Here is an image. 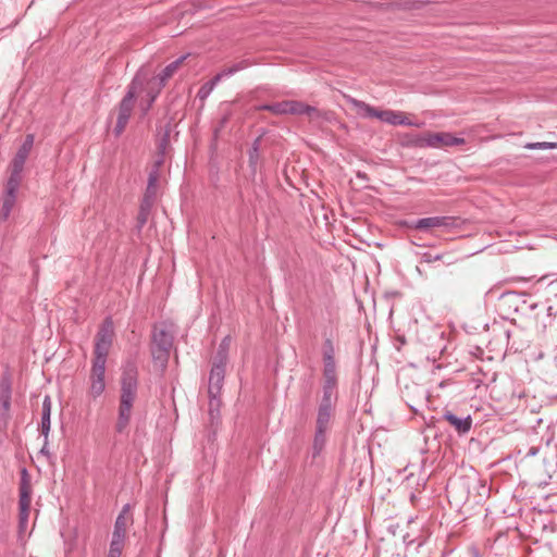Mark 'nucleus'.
<instances>
[{
    "mask_svg": "<svg viewBox=\"0 0 557 557\" xmlns=\"http://www.w3.org/2000/svg\"><path fill=\"white\" fill-rule=\"evenodd\" d=\"M322 362L323 370L327 372H337V366L335 360V345L331 337H325L322 345Z\"/></svg>",
    "mask_w": 557,
    "mask_h": 557,
    "instance_id": "13",
    "label": "nucleus"
},
{
    "mask_svg": "<svg viewBox=\"0 0 557 557\" xmlns=\"http://www.w3.org/2000/svg\"><path fill=\"white\" fill-rule=\"evenodd\" d=\"M35 136L34 134H27L14 158L12 159L9 166V177L20 178L23 181V171L25 162L29 156V152L34 146Z\"/></svg>",
    "mask_w": 557,
    "mask_h": 557,
    "instance_id": "8",
    "label": "nucleus"
},
{
    "mask_svg": "<svg viewBox=\"0 0 557 557\" xmlns=\"http://www.w3.org/2000/svg\"><path fill=\"white\" fill-rule=\"evenodd\" d=\"M149 212L139 210L137 215L138 228H141L148 220Z\"/></svg>",
    "mask_w": 557,
    "mask_h": 557,
    "instance_id": "36",
    "label": "nucleus"
},
{
    "mask_svg": "<svg viewBox=\"0 0 557 557\" xmlns=\"http://www.w3.org/2000/svg\"><path fill=\"white\" fill-rule=\"evenodd\" d=\"M524 148L529 149V150L557 149V143H548V141L528 143L524 145Z\"/></svg>",
    "mask_w": 557,
    "mask_h": 557,
    "instance_id": "31",
    "label": "nucleus"
},
{
    "mask_svg": "<svg viewBox=\"0 0 557 557\" xmlns=\"http://www.w3.org/2000/svg\"><path fill=\"white\" fill-rule=\"evenodd\" d=\"M153 201L154 198H148L147 196H144L139 210L150 212Z\"/></svg>",
    "mask_w": 557,
    "mask_h": 557,
    "instance_id": "35",
    "label": "nucleus"
},
{
    "mask_svg": "<svg viewBox=\"0 0 557 557\" xmlns=\"http://www.w3.org/2000/svg\"><path fill=\"white\" fill-rule=\"evenodd\" d=\"M409 181L417 182V183L423 182L421 178H418V177H409Z\"/></svg>",
    "mask_w": 557,
    "mask_h": 557,
    "instance_id": "39",
    "label": "nucleus"
},
{
    "mask_svg": "<svg viewBox=\"0 0 557 557\" xmlns=\"http://www.w3.org/2000/svg\"><path fill=\"white\" fill-rule=\"evenodd\" d=\"M260 109L277 115L288 114V100L262 104Z\"/></svg>",
    "mask_w": 557,
    "mask_h": 557,
    "instance_id": "27",
    "label": "nucleus"
},
{
    "mask_svg": "<svg viewBox=\"0 0 557 557\" xmlns=\"http://www.w3.org/2000/svg\"><path fill=\"white\" fill-rule=\"evenodd\" d=\"M137 392L138 369L134 362L128 361L124 364L121 374V394L115 423V431L120 434L124 433L129 424Z\"/></svg>",
    "mask_w": 557,
    "mask_h": 557,
    "instance_id": "1",
    "label": "nucleus"
},
{
    "mask_svg": "<svg viewBox=\"0 0 557 557\" xmlns=\"http://www.w3.org/2000/svg\"><path fill=\"white\" fill-rule=\"evenodd\" d=\"M221 398L220 395H209V416L213 423L220 419Z\"/></svg>",
    "mask_w": 557,
    "mask_h": 557,
    "instance_id": "26",
    "label": "nucleus"
},
{
    "mask_svg": "<svg viewBox=\"0 0 557 557\" xmlns=\"http://www.w3.org/2000/svg\"><path fill=\"white\" fill-rule=\"evenodd\" d=\"M231 342H232V338L230 335L225 336L221 341V343L218 347L216 354L214 356V360H213L214 366H220V367L226 368Z\"/></svg>",
    "mask_w": 557,
    "mask_h": 557,
    "instance_id": "22",
    "label": "nucleus"
},
{
    "mask_svg": "<svg viewBox=\"0 0 557 557\" xmlns=\"http://www.w3.org/2000/svg\"><path fill=\"white\" fill-rule=\"evenodd\" d=\"M104 361L92 360L91 372H90V388L89 393L92 398L99 397L106 389L104 373H106Z\"/></svg>",
    "mask_w": 557,
    "mask_h": 557,
    "instance_id": "10",
    "label": "nucleus"
},
{
    "mask_svg": "<svg viewBox=\"0 0 557 557\" xmlns=\"http://www.w3.org/2000/svg\"><path fill=\"white\" fill-rule=\"evenodd\" d=\"M454 224L450 216H430L422 218L413 222V227L417 230H428L432 227H449Z\"/></svg>",
    "mask_w": 557,
    "mask_h": 557,
    "instance_id": "16",
    "label": "nucleus"
},
{
    "mask_svg": "<svg viewBox=\"0 0 557 557\" xmlns=\"http://www.w3.org/2000/svg\"><path fill=\"white\" fill-rule=\"evenodd\" d=\"M357 175H358V177H362V178L366 177V174H361L360 172Z\"/></svg>",
    "mask_w": 557,
    "mask_h": 557,
    "instance_id": "41",
    "label": "nucleus"
},
{
    "mask_svg": "<svg viewBox=\"0 0 557 557\" xmlns=\"http://www.w3.org/2000/svg\"><path fill=\"white\" fill-rule=\"evenodd\" d=\"M334 407L335 406H332V405L319 404L317 421H315V429H321V430L327 431L333 412H334Z\"/></svg>",
    "mask_w": 557,
    "mask_h": 557,
    "instance_id": "21",
    "label": "nucleus"
},
{
    "mask_svg": "<svg viewBox=\"0 0 557 557\" xmlns=\"http://www.w3.org/2000/svg\"><path fill=\"white\" fill-rule=\"evenodd\" d=\"M421 259L423 262L432 263V262L441 260L442 255L441 253H432L431 251H425L422 253Z\"/></svg>",
    "mask_w": 557,
    "mask_h": 557,
    "instance_id": "34",
    "label": "nucleus"
},
{
    "mask_svg": "<svg viewBox=\"0 0 557 557\" xmlns=\"http://www.w3.org/2000/svg\"><path fill=\"white\" fill-rule=\"evenodd\" d=\"M20 498H18V525L23 530L26 528L29 516V507L32 502L30 478L26 468L21 470L20 481Z\"/></svg>",
    "mask_w": 557,
    "mask_h": 557,
    "instance_id": "5",
    "label": "nucleus"
},
{
    "mask_svg": "<svg viewBox=\"0 0 557 557\" xmlns=\"http://www.w3.org/2000/svg\"><path fill=\"white\" fill-rule=\"evenodd\" d=\"M124 543L125 540L112 537L108 557H121Z\"/></svg>",
    "mask_w": 557,
    "mask_h": 557,
    "instance_id": "30",
    "label": "nucleus"
},
{
    "mask_svg": "<svg viewBox=\"0 0 557 557\" xmlns=\"http://www.w3.org/2000/svg\"><path fill=\"white\" fill-rule=\"evenodd\" d=\"M288 114L307 115L310 121H318L323 113L313 106L306 104L298 100H288Z\"/></svg>",
    "mask_w": 557,
    "mask_h": 557,
    "instance_id": "12",
    "label": "nucleus"
},
{
    "mask_svg": "<svg viewBox=\"0 0 557 557\" xmlns=\"http://www.w3.org/2000/svg\"><path fill=\"white\" fill-rule=\"evenodd\" d=\"M131 506L124 505L121 512L115 519L112 537L125 540L127 527L133 522V518L128 515Z\"/></svg>",
    "mask_w": 557,
    "mask_h": 557,
    "instance_id": "14",
    "label": "nucleus"
},
{
    "mask_svg": "<svg viewBox=\"0 0 557 557\" xmlns=\"http://www.w3.org/2000/svg\"><path fill=\"white\" fill-rule=\"evenodd\" d=\"M384 122L391 125H405V126H420L418 123H412L403 112L386 110Z\"/></svg>",
    "mask_w": 557,
    "mask_h": 557,
    "instance_id": "23",
    "label": "nucleus"
},
{
    "mask_svg": "<svg viewBox=\"0 0 557 557\" xmlns=\"http://www.w3.org/2000/svg\"><path fill=\"white\" fill-rule=\"evenodd\" d=\"M540 451L539 446H532L529 448V450L525 454V457H535Z\"/></svg>",
    "mask_w": 557,
    "mask_h": 557,
    "instance_id": "38",
    "label": "nucleus"
},
{
    "mask_svg": "<svg viewBox=\"0 0 557 557\" xmlns=\"http://www.w3.org/2000/svg\"><path fill=\"white\" fill-rule=\"evenodd\" d=\"M225 377V368L212 364L209 375L208 395H220Z\"/></svg>",
    "mask_w": 557,
    "mask_h": 557,
    "instance_id": "17",
    "label": "nucleus"
},
{
    "mask_svg": "<svg viewBox=\"0 0 557 557\" xmlns=\"http://www.w3.org/2000/svg\"><path fill=\"white\" fill-rule=\"evenodd\" d=\"M1 392H0V406L7 412L11 406V383L9 379H3L1 381Z\"/></svg>",
    "mask_w": 557,
    "mask_h": 557,
    "instance_id": "24",
    "label": "nucleus"
},
{
    "mask_svg": "<svg viewBox=\"0 0 557 557\" xmlns=\"http://www.w3.org/2000/svg\"><path fill=\"white\" fill-rule=\"evenodd\" d=\"M51 398L50 396H45L41 407V422H40V433L44 437L49 436L50 426H51Z\"/></svg>",
    "mask_w": 557,
    "mask_h": 557,
    "instance_id": "20",
    "label": "nucleus"
},
{
    "mask_svg": "<svg viewBox=\"0 0 557 557\" xmlns=\"http://www.w3.org/2000/svg\"><path fill=\"white\" fill-rule=\"evenodd\" d=\"M259 150H260V139L257 138L251 148L249 149V163L251 166H256L258 158H259Z\"/></svg>",
    "mask_w": 557,
    "mask_h": 557,
    "instance_id": "32",
    "label": "nucleus"
},
{
    "mask_svg": "<svg viewBox=\"0 0 557 557\" xmlns=\"http://www.w3.org/2000/svg\"><path fill=\"white\" fill-rule=\"evenodd\" d=\"M323 386L322 397L319 404L335 406L336 388H337V372L322 371Z\"/></svg>",
    "mask_w": 557,
    "mask_h": 557,
    "instance_id": "11",
    "label": "nucleus"
},
{
    "mask_svg": "<svg viewBox=\"0 0 557 557\" xmlns=\"http://www.w3.org/2000/svg\"><path fill=\"white\" fill-rule=\"evenodd\" d=\"M350 103L354 106V108L357 110V113L361 117L366 119H377L382 122H384L386 110H379L361 100L351 99Z\"/></svg>",
    "mask_w": 557,
    "mask_h": 557,
    "instance_id": "15",
    "label": "nucleus"
},
{
    "mask_svg": "<svg viewBox=\"0 0 557 557\" xmlns=\"http://www.w3.org/2000/svg\"><path fill=\"white\" fill-rule=\"evenodd\" d=\"M443 418L447 422H449V424L453 425L459 434L468 433L472 426V420H471L470 416H467L465 418H459L455 413H453L450 411H446L444 413Z\"/></svg>",
    "mask_w": 557,
    "mask_h": 557,
    "instance_id": "19",
    "label": "nucleus"
},
{
    "mask_svg": "<svg viewBox=\"0 0 557 557\" xmlns=\"http://www.w3.org/2000/svg\"><path fill=\"white\" fill-rule=\"evenodd\" d=\"M545 311H546V318L547 320L543 321L544 327L549 325L553 321V319L557 315V309L554 308L552 305H545Z\"/></svg>",
    "mask_w": 557,
    "mask_h": 557,
    "instance_id": "33",
    "label": "nucleus"
},
{
    "mask_svg": "<svg viewBox=\"0 0 557 557\" xmlns=\"http://www.w3.org/2000/svg\"><path fill=\"white\" fill-rule=\"evenodd\" d=\"M249 66V62L247 60H242L234 63L231 66L224 67L221 72L215 74L211 79L206 82L198 90L197 98L201 101H205L210 94L213 91L215 86L225 77H231L235 73L245 70Z\"/></svg>",
    "mask_w": 557,
    "mask_h": 557,
    "instance_id": "6",
    "label": "nucleus"
},
{
    "mask_svg": "<svg viewBox=\"0 0 557 557\" xmlns=\"http://www.w3.org/2000/svg\"><path fill=\"white\" fill-rule=\"evenodd\" d=\"M166 141H168V134H165V136H164V137H163V139H162V146H163V145H165V144H166Z\"/></svg>",
    "mask_w": 557,
    "mask_h": 557,
    "instance_id": "40",
    "label": "nucleus"
},
{
    "mask_svg": "<svg viewBox=\"0 0 557 557\" xmlns=\"http://www.w3.org/2000/svg\"><path fill=\"white\" fill-rule=\"evenodd\" d=\"M161 89H162V88H160V87L158 86V88H157V89L150 88V89L147 91V94H146V98H145V99H143V100L140 101V104H139V106H140V109H141V111H143V113H144V114H146V113L150 110V108L152 107V104H153V102L156 101L157 97L159 96V94H160V90H161Z\"/></svg>",
    "mask_w": 557,
    "mask_h": 557,
    "instance_id": "28",
    "label": "nucleus"
},
{
    "mask_svg": "<svg viewBox=\"0 0 557 557\" xmlns=\"http://www.w3.org/2000/svg\"><path fill=\"white\" fill-rule=\"evenodd\" d=\"M326 430L315 429L313 444H312V456L317 457L323 450L326 442Z\"/></svg>",
    "mask_w": 557,
    "mask_h": 557,
    "instance_id": "25",
    "label": "nucleus"
},
{
    "mask_svg": "<svg viewBox=\"0 0 557 557\" xmlns=\"http://www.w3.org/2000/svg\"><path fill=\"white\" fill-rule=\"evenodd\" d=\"M465 143L463 138L455 137L449 133L428 134L419 140L420 146L440 148L454 147Z\"/></svg>",
    "mask_w": 557,
    "mask_h": 557,
    "instance_id": "9",
    "label": "nucleus"
},
{
    "mask_svg": "<svg viewBox=\"0 0 557 557\" xmlns=\"http://www.w3.org/2000/svg\"><path fill=\"white\" fill-rule=\"evenodd\" d=\"M188 54L182 55L169 63L153 79L158 81L160 88L164 87L166 82L177 72L183 62L187 59Z\"/></svg>",
    "mask_w": 557,
    "mask_h": 557,
    "instance_id": "18",
    "label": "nucleus"
},
{
    "mask_svg": "<svg viewBox=\"0 0 557 557\" xmlns=\"http://www.w3.org/2000/svg\"><path fill=\"white\" fill-rule=\"evenodd\" d=\"M48 445H49V436L48 437H44V445H42V447L40 449V454L45 455L47 457H50V451H49Z\"/></svg>",
    "mask_w": 557,
    "mask_h": 557,
    "instance_id": "37",
    "label": "nucleus"
},
{
    "mask_svg": "<svg viewBox=\"0 0 557 557\" xmlns=\"http://www.w3.org/2000/svg\"><path fill=\"white\" fill-rule=\"evenodd\" d=\"M22 180L8 177L4 189L1 196V206H0V220L7 221L10 218V214L13 208L16 205L17 200V191L20 189Z\"/></svg>",
    "mask_w": 557,
    "mask_h": 557,
    "instance_id": "7",
    "label": "nucleus"
},
{
    "mask_svg": "<svg viewBox=\"0 0 557 557\" xmlns=\"http://www.w3.org/2000/svg\"><path fill=\"white\" fill-rule=\"evenodd\" d=\"M113 334L112 319L107 318L96 335L92 360L107 362L109 350L113 342Z\"/></svg>",
    "mask_w": 557,
    "mask_h": 557,
    "instance_id": "3",
    "label": "nucleus"
},
{
    "mask_svg": "<svg viewBox=\"0 0 557 557\" xmlns=\"http://www.w3.org/2000/svg\"><path fill=\"white\" fill-rule=\"evenodd\" d=\"M158 170H152L148 176V184L144 196L154 198L157 196Z\"/></svg>",
    "mask_w": 557,
    "mask_h": 557,
    "instance_id": "29",
    "label": "nucleus"
},
{
    "mask_svg": "<svg viewBox=\"0 0 557 557\" xmlns=\"http://www.w3.org/2000/svg\"><path fill=\"white\" fill-rule=\"evenodd\" d=\"M173 346V336L163 327H154L152 332L151 352L156 361L162 366L168 363L170 350Z\"/></svg>",
    "mask_w": 557,
    "mask_h": 557,
    "instance_id": "4",
    "label": "nucleus"
},
{
    "mask_svg": "<svg viewBox=\"0 0 557 557\" xmlns=\"http://www.w3.org/2000/svg\"><path fill=\"white\" fill-rule=\"evenodd\" d=\"M144 79L137 74L127 87V91L119 104L114 133L119 136L125 129L135 107L137 95L143 90Z\"/></svg>",
    "mask_w": 557,
    "mask_h": 557,
    "instance_id": "2",
    "label": "nucleus"
}]
</instances>
